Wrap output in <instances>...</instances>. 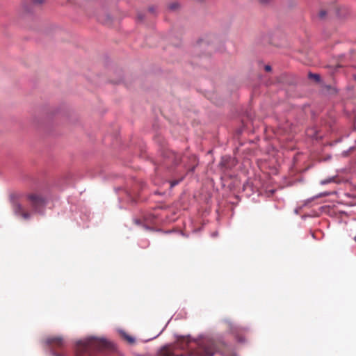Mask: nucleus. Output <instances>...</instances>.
Listing matches in <instances>:
<instances>
[{"label":"nucleus","instance_id":"nucleus-1","mask_svg":"<svg viewBox=\"0 0 356 356\" xmlns=\"http://www.w3.org/2000/svg\"><path fill=\"white\" fill-rule=\"evenodd\" d=\"M175 346L177 348L187 351L188 356H213L215 353L227 356L231 353L230 347L221 339L211 338L192 339L181 337L177 339ZM231 356L236 355L232 354Z\"/></svg>","mask_w":356,"mask_h":356},{"label":"nucleus","instance_id":"nucleus-2","mask_svg":"<svg viewBox=\"0 0 356 356\" xmlns=\"http://www.w3.org/2000/svg\"><path fill=\"white\" fill-rule=\"evenodd\" d=\"M108 348V342L103 339L90 337L76 343V349L79 356H94L93 350Z\"/></svg>","mask_w":356,"mask_h":356},{"label":"nucleus","instance_id":"nucleus-3","mask_svg":"<svg viewBox=\"0 0 356 356\" xmlns=\"http://www.w3.org/2000/svg\"><path fill=\"white\" fill-rule=\"evenodd\" d=\"M226 323L230 333L234 336L238 341L244 342L245 341V334L248 332L246 327L231 321H227Z\"/></svg>","mask_w":356,"mask_h":356},{"label":"nucleus","instance_id":"nucleus-4","mask_svg":"<svg viewBox=\"0 0 356 356\" xmlns=\"http://www.w3.org/2000/svg\"><path fill=\"white\" fill-rule=\"evenodd\" d=\"M27 200L33 208V210L35 212H40L45 205L44 198L37 193H30L27 195Z\"/></svg>","mask_w":356,"mask_h":356},{"label":"nucleus","instance_id":"nucleus-5","mask_svg":"<svg viewBox=\"0 0 356 356\" xmlns=\"http://www.w3.org/2000/svg\"><path fill=\"white\" fill-rule=\"evenodd\" d=\"M47 343L53 348H60L64 345L63 339L60 337H49L47 339Z\"/></svg>","mask_w":356,"mask_h":356},{"label":"nucleus","instance_id":"nucleus-6","mask_svg":"<svg viewBox=\"0 0 356 356\" xmlns=\"http://www.w3.org/2000/svg\"><path fill=\"white\" fill-rule=\"evenodd\" d=\"M13 211L16 215L22 216L24 219L26 220L31 217V213L25 211L24 207L18 203L14 204Z\"/></svg>","mask_w":356,"mask_h":356},{"label":"nucleus","instance_id":"nucleus-7","mask_svg":"<svg viewBox=\"0 0 356 356\" xmlns=\"http://www.w3.org/2000/svg\"><path fill=\"white\" fill-rule=\"evenodd\" d=\"M157 356H184V355H175L170 346H165L157 353Z\"/></svg>","mask_w":356,"mask_h":356},{"label":"nucleus","instance_id":"nucleus-8","mask_svg":"<svg viewBox=\"0 0 356 356\" xmlns=\"http://www.w3.org/2000/svg\"><path fill=\"white\" fill-rule=\"evenodd\" d=\"M190 161L192 163L191 166L188 167L190 171L193 172L195 170V166L197 165V158L195 155H191L189 157Z\"/></svg>","mask_w":356,"mask_h":356},{"label":"nucleus","instance_id":"nucleus-9","mask_svg":"<svg viewBox=\"0 0 356 356\" xmlns=\"http://www.w3.org/2000/svg\"><path fill=\"white\" fill-rule=\"evenodd\" d=\"M124 339L129 343H134L135 342V339L131 336H129L126 333L123 334Z\"/></svg>","mask_w":356,"mask_h":356},{"label":"nucleus","instance_id":"nucleus-10","mask_svg":"<svg viewBox=\"0 0 356 356\" xmlns=\"http://www.w3.org/2000/svg\"><path fill=\"white\" fill-rule=\"evenodd\" d=\"M181 157L179 154H172V160L175 164H178L181 161Z\"/></svg>","mask_w":356,"mask_h":356},{"label":"nucleus","instance_id":"nucleus-11","mask_svg":"<svg viewBox=\"0 0 356 356\" xmlns=\"http://www.w3.org/2000/svg\"><path fill=\"white\" fill-rule=\"evenodd\" d=\"M99 20L104 23V24H109L111 22V18L109 15H108L106 17V18H104V17H99Z\"/></svg>","mask_w":356,"mask_h":356},{"label":"nucleus","instance_id":"nucleus-12","mask_svg":"<svg viewBox=\"0 0 356 356\" xmlns=\"http://www.w3.org/2000/svg\"><path fill=\"white\" fill-rule=\"evenodd\" d=\"M309 77L310 79H313L316 82H319L320 79H321L319 74H317L309 73Z\"/></svg>","mask_w":356,"mask_h":356},{"label":"nucleus","instance_id":"nucleus-13","mask_svg":"<svg viewBox=\"0 0 356 356\" xmlns=\"http://www.w3.org/2000/svg\"><path fill=\"white\" fill-rule=\"evenodd\" d=\"M334 177H332V178H329V179H323L321 181V184L324 185V184H329L332 181H334Z\"/></svg>","mask_w":356,"mask_h":356},{"label":"nucleus","instance_id":"nucleus-14","mask_svg":"<svg viewBox=\"0 0 356 356\" xmlns=\"http://www.w3.org/2000/svg\"><path fill=\"white\" fill-rule=\"evenodd\" d=\"M45 0H33V5L35 6H40L42 4H43L44 3H45Z\"/></svg>","mask_w":356,"mask_h":356},{"label":"nucleus","instance_id":"nucleus-15","mask_svg":"<svg viewBox=\"0 0 356 356\" xmlns=\"http://www.w3.org/2000/svg\"><path fill=\"white\" fill-rule=\"evenodd\" d=\"M181 179H182L170 181V188H172L175 186L177 185L181 181Z\"/></svg>","mask_w":356,"mask_h":356},{"label":"nucleus","instance_id":"nucleus-16","mask_svg":"<svg viewBox=\"0 0 356 356\" xmlns=\"http://www.w3.org/2000/svg\"><path fill=\"white\" fill-rule=\"evenodd\" d=\"M179 4L177 3H172L169 5V8L170 10H175L177 8H178Z\"/></svg>","mask_w":356,"mask_h":356},{"label":"nucleus","instance_id":"nucleus-17","mask_svg":"<svg viewBox=\"0 0 356 356\" xmlns=\"http://www.w3.org/2000/svg\"><path fill=\"white\" fill-rule=\"evenodd\" d=\"M326 12L325 10H321L320 13H319V17L321 18H323L325 15H326Z\"/></svg>","mask_w":356,"mask_h":356},{"label":"nucleus","instance_id":"nucleus-18","mask_svg":"<svg viewBox=\"0 0 356 356\" xmlns=\"http://www.w3.org/2000/svg\"><path fill=\"white\" fill-rule=\"evenodd\" d=\"M264 69L266 72H270L271 71V67L268 65H266L265 67H264Z\"/></svg>","mask_w":356,"mask_h":356},{"label":"nucleus","instance_id":"nucleus-19","mask_svg":"<svg viewBox=\"0 0 356 356\" xmlns=\"http://www.w3.org/2000/svg\"><path fill=\"white\" fill-rule=\"evenodd\" d=\"M270 0H260L261 3H268Z\"/></svg>","mask_w":356,"mask_h":356},{"label":"nucleus","instance_id":"nucleus-20","mask_svg":"<svg viewBox=\"0 0 356 356\" xmlns=\"http://www.w3.org/2000/svg\"><path fill=\"white\" fill-rule=\"evenodd\" d=\"M138 18L140 20H142V19H143V17H142V15H140V14H138Z\"/></svg>","mask_w":356,"mask_h":356},{"label":"nucleus","instance_id":"nucleus-21","mask_svg":"<svg viewBox=\"0 0 356 356\" xmlns=\"http://www.w3.org/2000/svg\"><path fill=\"white\" fill-rule=\"evenodd\" d=\"M149 10L150 12H152V13L154 12V10H153V8H149Z\"/></svg>","mask_w":356,"mask_h":356},{"label":"nucleus","instance_id":"nucleus-22","mask_svg":"<svg viewBox=\"0 0 356 356\" xmlns=\"http://www.w3.org/2000/svg\"><path fill=\"white\" fill-rule=\"evenodd\" d=\"M56 356H60V355L57 354Z\"/></svg>","mask_w":356,"mask_h":356},{"label":"nucleus","instance_id":"nucleus-23","mask_svg":"<svg viewBox=\"0 0 356 356\" xmlns=\"http://www.w3.org/2000/svg\"><path fill=\"white\" fill-rule=\"evenodd\" d=\"M355 241H356V236L355 237Z\"/></svg>","mask_w":356,"mask_h":356},{"label":"nucleus","instance_id":"nucleus-24","mask_svg":"<svg viewBox=\"0 0 356 356\" xmlns=\"http://www.w3.org/2000/svg\"><path fill=\"white\" fill-rule=\"evenodd\" d=\"M355 79H356V76H355Z\"/></svg>","mask_w":356,"mask_h":356}]
</instances>
